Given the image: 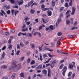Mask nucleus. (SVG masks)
<instances>
[{
	"mask_svg": "<svg viewBox=\"0 0 79 79\" xmlns=\"http://www.w3.org/2000/svg\"><path fill=\"white\" fill-rule=\"evenodd\" d=\"M24 73H21L20 74V77H24Z\"/></svg>",
	"mask_w": 79,
	"mask_h": 79,
	"instance_id": "obj_25",
	"label": "nucleus"
},
{
	"mask_svg": "<svg viewBox=\"0 0 79 79\" xmlns=\"http://www.w3.org/2000/svg\"><path fill=\"white\" fill-rule=\"evenodd\" d=\"M1 13H3V14H4L5 16V18H6V17H7V15H6V14L5 13V12L4 11V10H1Z\"/></svg>",
	"mask_w": 79,
	"mask_h": 79,
	"instance_id": "obj_8",
	"label": "nucleus"
},
{
	"mask_svg": "<svg viewBox=\"0 0 79 79\" xmlns=\"http://www.w3.org/2000/svg\"><path fill=\"white\" fill-rule=\"evenodd\" d=\"M43 69V68H42V65H39L38 66L36 67V70H38V69Z\"/></svg>",
	"mask_w": 79,
	"mask_h": 79,
	"instance_id": "obj_5",
	"label": "nucleus"
},
{
	"mask_svg": "<svg viewBox=\"0 0 79 79\" xmlns=\"http://www.w3.org/2000/svg\"><path fill=\"white\" fill-rule=\"evenodd\" d=\"M48 70V77H49V76H50V73L51 72L50 69L49 68Z\"/></svg>",
	"mask_w": 79,
	"mask_h": 79,
	"instance_id": "obj_16",
	"label": "nucleus"
},
{
	"mask_svg": "<svg viewBox=\"0 0 79 79\" xmlns=\"http://www.w3.org/2000/svg\"><path fill=\"white\" fill-rule=\"evenodd\" d=\"M71 13V10H68L67 12L66 13V15H69V13Z\"/></svg>",
	"mask_w": 79,
	"mask_h": 79,
	"instance_id": "obj_31",
	"label": "nucleus"
},
{
	"mask_svg": "<svg viewBox=\"0 0 79 79\" xmlns=\"http://www.w3.org/2000/svg\"><path fill=\"white\" fill-rule=\"evenodd\" d=\"M28 28H26L25 29H23L22 30V32H25V31H27Z\"/></svg>",
	"mask_w": 79,
	"mask_h": 79,
	"instance_id": "obj_29",
	"label": "nucleus"
},
{
	"mask_svg": "<svg viewBox=\"0 0 79 79\" xmlns=\"http://www.w3.org/2000/svg\"><path fill=\"white\" fill-rule=\"evenodd\" d=\"M17 48L18 50H19V49H20L21 48L20 47V46H19V44H18L17 45Z\"/></svg>",
	"mask_w": 79,
	"mask_h": 79,
	"instance_id": "obj_36",
	"label": "nucleus"
},
{
	"mask_svg": "<svg viewBox=\"0 0 79 79\" xmlns=\"http://www.w3.org/2000/svg\"><path fill=\"white\" fill-rule=\"evenodd\" d=\"M30 18H28V17H27L25 18L24 20L25 22H26L28 20H29Z\"/></svg>",
	"mask_w": 79,
	"mask_h": 79,
	"instance_id": "obj_27",
	"label": "nucleus"
},
{
	"mask_svg": "<svg viewBox=\"0 0 79 79\" xmlns=\"http://www.w3.org/2000/svg\"><path fill=\"white\" fill-rule=\"evenodd\" d=\"M15 76H16V74L15 73H13L11 76L12 78L14 79L15 77Z\"/></svg>",
	"mask_w": 79,
	"mask_h": 79,
	"instance_id": "obj_35",
	"label": "nucleus"
},
{
	"mask_svg": "<svg viewBox=\"0 0 79 79\" xmlns=\"http://www.w3.org/2000/svg\"><path fill=\"white\" fill-rule=\"evenodd\" d=\"M72 74V72H70L68 73V77H70Z\"/></svg>",
	"mask_w": 79,
	"mask_h": 79,
	"instance_id": "obj_42",
	"label": "nucleus"
},
{
	"mask_svg": "<svg viewBox=\"0 0 79 79\" xmlns=\"http://www.w3.org/2000/svg\"><path fill=\"white\" fill-rule=\"evenodd\" d=\"M66 23L67 24H69L70 23V20L69 19H67L66 21Z\"/></svg>",
	"mask_w": 79,
	"mask_h": 79,
	"instance_id": "obj_34",
	"label": "nucleus"
},
{
	"mask_svg": "<svg viewBox=\"0 0 79 79\" xmlns=\"http://www.w3.org/2000/svg\"><path fill=\"white\" fill-rule=\"evenodd\" d=\"M20 46H22L23 47H24V44H23V42H20Z\"/></svg>",
	"mask_w": 79,
	"mask_h": 79,
	"instance_id": "obj_40",
	"label": "nucleus"
},
{
	"mask_svg": "<svg viewBox=\"0 0 79 79\" xmlns=\"http://www.w3.org/2000/svg\"><path fill=\"white\" fill-rule=\"evenodd\" d=\"M16 63H17V62L16 61H15L13 62H12V64L13 65H15V64H16Z\"/></svg>",
	"mask_w": 79,
	"mask_h": 79,
	"instance_id": "obj_51",
	"label": "nucleus"
},
{
	"mask_svg": "<svg viewBox=\"0 0 79 79\" xmlns=\"http://www.w3.org/2000/svg\"><path fill=\"white\" fill-rule=\"evenodd\" d=\"M2 79H8V77H4Z\"/></svg>",
	"mask_w": 79,
	"mask_h": 79,
	"instance_id": "obj_60",
	"label": "nucleus"
},
{
	"mask_svg": "<svg viewBox=\"0 0 79 79\" xmlns=\"http://www.w3.org/2000/svg\"><path fill=\"white\" fill-rule=\"evenodd\" d=\"M69 67L70 69H73V65L72 64H70Z\"/></svg>",
	"mask_w": 79,
	"mask_h": 79,
	"instance_id": "obj_13",
	"label": "nucleus"
},
{
	"mask_svg": "<svg viewBox=\"0 0 79 79\" xmlns=\"http://www.w3.org/2000/svg\"><path fill=\"white\" fill-rule=\"evenodd\" d=\"M52 46H51V47H52V48H53V47H54V44H53V42H52L51 43Z\"/></svg>",
	"mask_w": 79,
	"mask_h": 79,
	"instance_id": "obj_46",
	"label": "nucleus"
},
{
	"mask_svg": "<svg viewBox=\"0 0 79 79\" xmlns=\"http://www.w3.org/2000/svg\"><path fill=\"white\" fill-rule=\"evenodd\" d=\"M5 52H3V54L2 55V57L1 58V60H2L3 59V58H4L5 57Z\"/></svg>",
	"mask_w": 79,
	"mask_h": 79,
	"instance_id": "obj_21",
	"label": "nucleus"
},
{
	"mask_svg": "<svg viewBox=\"0 0 79 79\" xmlns=\"http://www.w3.org/2000/svg\"><path fill=\"white\" fill-rule=\"evenodd\" d=\"M62 71H63L62 74L64 76H65V73L66 71H67V67L64 66L63 68Z\"/></svg>",
	"mask_w": 79,
	"mask_h": 79,
	"instance_id": "obj_1",
	"label": "nucleus"
},
{
	"mask_svg": "<svg viewBox=\"0 0 79 79\" xmlns=\"http://www.w3.org/2000/svg\"><path fill=\"white\" fill-rule=\"evenodd\" d=\"M63 66H64V64H62L59 67V69H61L63 68Z\"/></svg>",
	"mask_w": 79,
	"mask_h": 79,
	"instance_id": "obj_28",
	"label": "nucleus"
},
{
	"mask_svg": "<svg viewBox=\"0 0 79 79\" xmlns=\"http://www.w3.org/2000/svg\"><path fill=\"white\" fill-rule=\"evenodd\" d=\"M26 24H23V27H22L23 29H24V28H25V27H26Z\"/></svg>",
	"mask_w": 79,
	"mask_h": 79,
	"instance_id": "obj_59",
	"label": "nucleus"
},
{
	"mask_svg": "<svg viewBox=\"0 0 79 79\" xmlns=\"http://www.w3.org/2000/svg\"><path fill=\"white\" fill-rule=\"evenodd\" d=\"M5 35H9V32H6L5 33Z\"/></svg>",
	"mask_w": 79,
	"mask_h": 79,
	"instance_id": "obj_58",
	"label": "nucleus"
},
{
	"mask_svg": "<svg viewBox=\"0 0 79 79\" xmlns=\"http://www.w3.org/2000/svg\"><path fill=\"white\" fill-rule=\"evenodd\" d=\"M5 49H6V46H4L3 48H2V50H4Z\"/></svg>",
	"mask_w": 79,
	"mask_h": 79,
	"instance_id": "obj_55",
	"label": "nucleus"
},
{
	"mask_svg": "<svg viewBox=\"0 0 79 79\" xmlns=\"http://www.w3.org/2000/svg\"><path fill=\"white\" fill-rule=\"evenodd\" d=\"M31 48H32V49H33L35 48V45L34 44H31Z\"/></svg>",
	"mask_w": 79,
	"mask_h": 79,
	"instance_id": "obj_32",
	"label": "nucleus"
},
{
	"mask_svg": "<svg viewBox=\"0 0 79 79\" xmlns=\"http://www.w3.org/2000/svg\"><path fill=\"white\" fill-rule=\"evenodd\" d=\"M65 7H67V8H68V7H69V5H68V3H65Z\"/></svg>",
	"mask_w": 79,
	"mask_h": 79,
	"instance_id": "obj_44",
	"label": "nucleus"
},
{
	"mask_svg": "<svg viewBox=\"0 0 79 79\" xmlns=\"http://www.w3.org/2000/svg\"><path fill=\"white\" fill-rule=\"evenodd\" d=\"M72 13H71V15H74L75 13V11H76V8L75 7H73L72 8Z\"/></svg>",
	"mask_w": 79,
	"mask_h": 79,
	"instance_id": "obj_3",
	"label": "nucleus"
},
{
	"mask_svg": "<svg viewBox=\"0 0 79 79\" xmlns=\"http://www.w3.org/2000/svg\"><path fill=\"white\" fill-rule=\"evenodd\" d=\"M13 45L11 44H9L8 45V49L9 50H11L12 49V47Z\"/></svg>",
	"mask_w": 79,
	"mask_h": 79,
	"instance_id": "obj_12",
	"label": "nucleus"
},
{
	"mask_svg": "<svg viewBox=\"0 0 79 79\" xmlns=\"http://www.w3.org/2000/svg\"><path fill=\"white\" fill-rule=\"evenodd\" d=\"M21 32H19V33L18 34V37L20 36V35H21Z\"/></svg>",
	"mask_w": 79,
	"mask_h": 79,
	"instance_id": "obj_61",
	"label": "nucleus"
},
{
	"mask_svg": "<svg viewBox=\"0 0 79 79\" xmlns=\"http://www.w3.org/2000/svg\"><path fill=\"white\" fill-rule=\"evenodd\" d=\"M19 53H20V51L19 50L17 52V55H19Z\"/></svg>",
	"mask_w": 79,
	"mask_h": 79,
	"instance_id": "obj_54",
	"label": "nucleus"
},
{
	"mask_svg": "<svg viewBox=\"0 0 79 79\" xmlns=\"http://www.w3.org/2000/svg\"><path fill=\"white\" fill-rule=\"evenodd\" d=\"M62 33L61 32H59L57 33V35H58V36H61V35H62Z\"/></svg>",
	"mask_w": 79,
	"mask_h": 79,
	"instance_id": "obj_37",
	"label": "nucleus"
},
{
	"mask_svg": "<svg viewBox=\"0 0 79 79\" xmlns=\"http://www.w3.org/2000/svg\"><path fill=\"white\" fill-rule=\"evenodd\" d=\"M18 70H19V69L16 67H14V69H13V71H17Z\"/></svg>",
	"mask_w": 79,
	"mask_h": 79,
	"instance_id": "obj_11",
	"label": "nucleus"
},
{
	"mask_svg": "<svg viewBox=\"0 0 79 79\" xmlns=\"http://www.w3.org/2000/svg\"><path fill=\"white\" fill-rule=\"evenodd\" d=\"M1 69H2L3 68V69H6V68H7V66L5 65H2L1 66Z\"/></svg>",
	"mask_w": 79,
	"mask_h": 79,
	"instance_id": "obj_18",
	"label": "nucleus"
},
{
	"mask_svg": "<svg viewBox=\"0 0 79 79\" xmlns=\"http://www.w3.org/2000/svg\"><path fill=\"white\" fill-rule=\"evenodd\" d=\"M42 73L43 74H45V75H46L47 74V70L45 69H44L42 71Z\"/></svg>",
	"mask_w": 79,
	"mask_h": 79,
	"instance_id": "obj_9",
	"label": "nucleus"
},
{
	"mask_svg": "<svg viewBox=\"0 0 79 79\" xmlns=\"http://www.w3.org/2000/svg\"><path fill=\"white\" fill-rule=\"evenodd\" d=\"M52 4L53 6H55V4H56V3H55V1L53 0H52Z\"/></svg>",
	"mask_w": 79,
	"mask_h": 79,
	"instance_id": "obj_10",
	"label": "nucleus"
},
{
	"mask_svg": "<svg viewBox=\"0 0 79 79\" xmlns=\"http://www.w3.org/2000/svg\"><path fill=\"white\" fill-rule=\"evenodd\" d=\"M51 66V64H46V68H47V66Z\"/></svg>",
	"mask_w": 79,
	"mask_h": 79,
	"instance_id": "obj_57",
	"label": "nucleus"
},
{
	"mask_svg": "<svg viewBox=\"0 0 79 79\" xmlns=\"http://www.w3.org/2000/svg\"><path fill=\"white\" fill-rule=\"evenodd\" d=\"M22 35H26V33H21Z\"/></svg>",
	"mask_w": 79,
	"mask_h": 79,
	"instance_id": "obj_64",
	"label": "nucleus"
},
{
	"mask_svg": "<svg viewBox=\"0 0 79 79\" xmlns=\"http://www.w3.org/2000/svg\"><path fill=\"white\" fill-rule=\"evenodd\" d=\"M68 37H69L70 38H72L74 37L73 35H68Z\"/></svg>",
	"mask_w": 79,
	"mask_h": 79,
	"instance_id": "obj_43",
	"label": "nucleus"
},
{
	"mask_svg": "<svg viewBox=\"0 0 79 79\" xmlns=\"http://www.w3.org/2000/svg\"><path fill=\"white\" fill-rule=\"evenodd\" d=\"M18 67L17 68L18 69H20L21 68V64L19 63L17 64Z\"/></svg>",
	"mask_w": 79,
	"mask_h": 79,
	"instance_id": "obj_14",
	"label": "nucleus"
},
{
	"mask_svg": "<svg viewBox=\"0 0 79 79\" xmlns=\"http://www.w3.org/2000/svg\"><path fill=\"white\" fill-rule=\"evenodd\" d=\"M30 13H31V14H34V13H35V10L33 9H31L30 10Z\"/></svg>",
	"mask_w": 79,
	"mask_h": 79,
	"instance_id": "obj_17",
	"label": "nucleus"
},
{
	"mask_svg": "<svg viewBox=\"0 0 79 79\" xmlns=\"http://www.w3.org/2000/svg\"><path fill=\"white\" fill-rule=\"evenodd\" d=\"M32 37V33H29V34H27V37Z\"/></svg>",
	"mask_w": 79,
	"mask_h": 79,
	"instance_id": "obj_22",
	"label": "nucleus"
},
{
	"mask_svg": "<svg viewBox=\"0 0 79 79\" xmlns=\"http://www.w3.org/2000/svg\"><path fill=\"white\" fill-rule=\"evenodd\" d=\"M57 52L59 53H61V51L60 50H58Z\"/></svg>",
	"mask_w": 79,
	"mask_h": 79,
	"instance_id": "obj_56",
	"label": "nucleus"
},
{
	"mask_svg": "<svg viewBox=\"0 0 79 79\" xmlns=\"http://www.w3.org/2000/svg\"><path fill=\"white\" fill-rule=\"evenodd\" d=\"M57 61L56 60H53L52 62V63H51V67L52 68H53V66H54V64L56 63Z\"/></svg>",
	"mask_w": 79,
	"mask_h": 79,
	"instance_id": "obj_4",
	"label": "nucleus"
},
{
	"mask_svg": "<svg viewBox=\"0 0 79 79\" xmlns=\"http://www.w3.org/2000/svg\"><path fill=\"white\" fill-rule=\"evenodd\" d=\"M11 43V39H10L8 41V43L9 44H10Z\"/></svg>",
	"mask_w": 79,
	"mask_h": 79,
	"instance_id": "obj_49",
	"label": "nucleus"
},
{
	"mask_svg": "<svg viewBox=\"0 0 79 79\" xmlns=\"http://www.w3.org/2000/svg\"><path fill=\"white\" fill-rule=\"evenodd\" d=\"M69 5L70 6H73V3L72 2L70 1V2H69Z\"/></svg>",
	"mask_w": 79,
	"mask_h": 79,
	"instance_id": "obj_47",
	"label": "nucleus"
},
{
	"mask_svg": "<svg viewBox=\"0 0 79 79\" xmlns=\"http://www.w3.org/2000/svg\"><path fill=\"white\" fill-rule=\"evenodd\" d=\"M14 68V66H11L9 68V70H13V71Z\"/></svg>",
	"mask_w": 79,
	"mask_h": 79,
	"instance_id": "obj_30",
	"label": "nucleus"
},
{
	"mask_svg": "<svg viewBox=\"0 0 79 79\" xmlns=\"http://www.w3.org/2000/svg\"><path fill=\"white\" fill-rule=\"evenodd\" d=\"M19 13V11L16 10H15L14 13H15V15L16 16V15L18 14V13Z\"/></svg>",
	"mask_w": 79,
	"mask_h": 79,
	"instance_id": "obj_19",
	"label": "nucleus"
},
{
	"mask_svg": "<svg viewBox=\"0 0 79 79\" xmlns=\"http://www.w3.org/2000/svg\"><path fill=\"white\" fill-rule=\"evenodd\" d=\"M48 55L49 57H50L51 58H53V56L50 53H48Z\"/></svg>",
	"mask_w": 79,
	"mask_h": 79,
	"instance_id": "obj_48",
	"label": "nucleus"
},
{
	"mask_svg": "<svg viewBox=\"0 0 79 79\" xmlns=\"http://www.w3.org/2000/svg\"><path fill=\"white\" fill-rule=\"evenodd\" d=\"M35 21H36V23H37L39 22V19H35Z\"/></svg>",
	"mask_w": 79,
	"mask_h": 79,
	"instance_id": "obj_63",
	"label": "nucleus"
},
{
	"mask_svg": "<svg viewBox=\"0 0 79 79\" xmlns=\"http://www.w3.org/2000/svg\"><path fill=\"white\" fill-rule=\"evenodd\" d=\"M16 3H18V5L20 6L22 4L24 3V1L23 0H16Z\"/></svg>",
	"mask_w": 79,
	"mask_h": 79,
	"instance_id": "obj_2",
	"label": "nucleus"
},
{
	"mask_svg": "<svg viewBox=\"0 0 79 79\" xmlns=\"http://www.w3.org/2000/svg\"><path fill=\"white\" fill-rule=\"evenodd\" d=\"M39 49L40 52H41L42 50V48L40 46L39 47Z\"/></svg>",
	"mask_w": 79,
	"mask_h": 79,
	"instance_id": "obj_41",
	"label": "nucleus"
},
{
	"mask_svg": "<svg viewBox=\"0 0 79 79\" xmlns=\"http://www.w3.org/2000/svg\"><path fill=\"white\" fill-rule=\"evenodd\" d=\"M50 10V9L48 8H43L42 9V11H46V10Z\"/></svg>",
	"mask_w": 79,
	"mask_h": 79,
	"instance_id": "obj_24",
	"label": "nucleus"
},
{
	"mask_svg": "<svg viewBox=\"0 0 79 79\" xmlns=\"http://www.w3.org/2000/svg\"><path fill=\"white\" fill-rule=\"evenodd\" d=\"M6 13L7 15H10L11 14V10H9L6 11Z\"/></svg>",
	"mask_w": 79,
	"mask_h": 79,
	"instance_id": "obj_33",
	"label": "nucleus"
},
{
	"mask_svg": "<svg viewBox=\"0 0 79 79\" xmlns=\"http://www.w3.org/2000/svg\"><path fill=\"white\" fill-rule=\"evenodd\" d=\"M45 8V6L44 5H42L41 6V8Z\"/></svg>",
	"mask_w": 79,
	"mask_h": 79,
	"instance_id": "obj_50",
	"label": "nucleus"
},
{
	"mask_svg": "<svg viewBox=\"0 0 79 79\" xmlns=\"http://www.w3.org/2000/svg\"><path fill=\"white\" fill-rule=\"evenodd\" d=\"M13 8H19V7L17 5H15V6H13Z\"/></svg>",
	"mask_w": 79,
	"mask_h": 79,
	"instance_id": "obj_45",
	"label": "nucleus"
},
{
	"mask_svg": "<svg viewBox=\"0 0 79 79\" xmlns=\"http://www.w3.org/2000/svg\"><path fill=\"white\" fill-rule=\"evenodd\" d=\"M35 60H32L30 63L31 64H35Z\"/></svg>",
	"mask_w": 79,
	"mask_h": 79,
	"instance_id": "obj_26",
	"label": "nucleus"
},
{
	"mask_svg": "<svg viewBox=\"0 0 79 79\" xmlns=\"http://www.w3.org/2000/svg\"><path fill=\"white\" fill-rule=\"evenodd\" d=\"M42 20L43 21V22L44 23H47V20H46L45 19L43 18Z\"/></svg>",
	"mask_w": 79,
	"mask_h": 79,
	"instance_id": "obj_20",
	"label": "nucleus"
},
{
	"mask_svg": "<svg viewBox=\"0 0 79 79\" xmlns=\"http://www.w3.org/2000/svg\"><path fill=\"white\" fill-rule=\"evenodd\" d=\"M47 13H48V16H51L52 15V12L50 10L48 11Z\"/></svg>",
	"mask_w": 79,
	"mask_h": 79,
	"instance_id": "obj_7",
	"label": "nucleus"
},
{
	"mask_svg": "<svg viewBox=\"0 0 79 79\" xmlns=\"http://www.w3.org/2000/svg\"><path fill=\"white\" fill-rule=\"evenodd\" d=\"M64 7H61L60 10V11H63V10H64Z\"/></svg>",
	"mask_w": 79,
	"mask_h": 79,
	"instance_id": "obj_52",
	"label": "nucleus"
},
{
	"mask_svg": "<svg viewBox=\"0 0 79 79\" xmlns=\"http://www.w3.org/2000/svg\"><path fill=\"white\" fill-rule=\"evenodd\" d=\"M49 27V29H51V31L53 30V25H50Z\"/></svg>",
	"mask_w": 79,
	"mask_h": 79,
	"instance_id": "obj_23",
	"label": "nucleus"
},
{
	"mask_svg": "<svg viewBox=\"0 0 79 79\" xmlns=\"http://www.w3.org/2000/svg\"><path fill=\"white\" fill-rule=\"evenodd\" d=\"M60 41L58 40L57 42V46H60Z\"/></svg>",
	"mask_w": 79,
	"mask_h": 79,
	"instance_id": "obj_39",
	"label": "nucleus"
},
{
	"mask_svg": "<svg viewBox=\"0 0 79 79\" xmlns=\"http://www.w3.org/2000/svg\"><path fill=\"white\" fill-rule=\"evenodd\" d=\"M11 4H14L15 3V0H8Z\"/></svg>",
	"mask_w": 79,
	"mask_h": 79,
	"instance_id": "obj_15",
	"label": "nucleus"
},
{
	"mask_svg": "<svg viewBox=\"0 0 79 79\" xmlns=\"http://www.w3.org/2000/svg\"><path fill=\"white\" fill-rule=\"evenodd\" d=\"M45 2V1L44 0H41L40 1V3L42 4L43 3H44Z\"/></svg>",
	"mask_w": 79,
	"mask_h": 79,
	"instance_id": "obj_53",
	"label": "nucleus"
},
{
	"mask_svg": "<svg viewBox=\"0 0 79 79\" xmlns=\"http://www.w3.org/2000/svg\"><path fill=\"white\" fill-rule=\"evenodd\" d=\"M15 10L14 9H12L11 10V13H12V15H14V12H15Z\"/></svg>",
	"mask_w": 79,
	"mask_h": 79,
	"instance_id": "obj_38",
	"label": "nucleus"
},
{
	"mask_svg": "<svg viewBox=\"0 0 79 79\" xmlns=\"http://www.w3.org/2000/svg\"><path fill=\"white\" fill-rule=\"evenodd\" d=\"M61 21V17H59L58 19V21L56 23V27L58 26V25L59 24V23H60Z\"/></svg>",
	"mask_w": 79,
	"mask_h": 79,
	"instance_id": "obj_6",
	"label": "nucleus"
},
{
	"mask_svg": "<svg viewBox=\"0 0 79 79\" xmlns=\"http://www.w3.org/2000/svg\"><path fill=\"white\" fill-rule=\"evenodd\" d=\"M38 34L39 35V37H41L42 36V35L41 34V33H40V32L38 33Z\"/></svg>",
	"mask_w": 79,
	"mask_h": 79,
	"instance_id": "obj_62",
	"label": "nucleus"
}]
</instances>
